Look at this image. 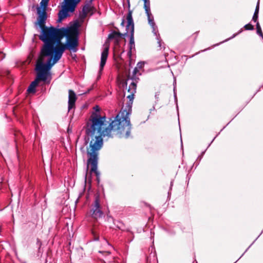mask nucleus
Here are the masks:
<instances>
[{
  "mask_svg": "<svg viewBox=\"0 0 263 263\" xmlns=\"http://www.w3.org/2000/svg\"><path fill=\"white\" fill-rule=\"evenodd\" d=\"M128 92L130 93L127 96L129 101L126 105L122 108L120 112L116 116L115 120L106 127L105 123L106 117L93 113L91 116V124L88 125L86 129L87 140L89 142L87 148V154L89 156L88 164L91 165L90 173H94L97 177L100 173L98 171V160L99 151L103 146V137L106 136L111 137V130L117 131L120 135V137L128 138L130 136L132 125L129 116L132 114V104L135 93L136 92V84L132 82L129 86ZM88 165L87 167L88 171Z\"/></svg>",
  "mask_w": 263,
  "mask_h": 263,
  "instance_id": "1",
  "label": "nucleus"
},
{
  "mask_svg": "<svg viewBox=\"0 0 263 263\" xmlns=\"http://www.w3.org/2000/svg\"><path fill=\"white\" fill-rule=\"evenodd\" d=\"M79 45L78 31L73 27L61 28L44 44L40 54L44 58L49 57L47 61L53 66L61 58L66 49L76 52Z\"/></svg>",
  "mask_w": 263,
  "mask_h": 263,
  "instance_id": "2",
  "label": "nucleus"
},
{
  "mask_svg": "<svg viewBox=\"0 0 263 263\" xmlns=\"http://www.w3.org/2000/svg\"><path fill=\"white\" fill-rule=\"evenodd\" d=\"M44 58L40 54L36 61L35 70L36 72V77L34 81L31 82L27 89L29 93H34L35 88L37 86L39 81H46L48 77L50 75V70L53 66L50 61H47L46 63H44Z\"/></svg>",
  "mask_w": 263,
  "mask_h": 263,
  "instance_id": "3",
  "label": "nucleus"
},
{
  "mask_svg": "<svg viewBox=\"0 0 263 263\" xmlns=\"http://www.w3.org/2000/svg\"><path fill=\"white\" fill-rule=\"evenodd\" d=\"M38 17L37 22H35V25H39L41 29V34L39 39L46 44L51 37L57 31L58 28L51 26L48 27L45 26L46 20L47 19V12L45 10H41V8H38L37 10Z\"/></svg>",
  "mask_w": 263,
  "mask_h": 263,
  "instance_id": "4",
  "label": "nucleus"
},
{
  "mask_svg": "<svg viewBox=\"0 0 263 263\" xmlns=\"http://www.w3.org/2000/svg\"><path fill=\"white\" fill-rule=\"evenodd\" d=\"M80 0H64L62 3L61 9L58 13V22L70 16L72 13Z\"/></svg>",
  "mask_w": 263,
  "mask_h": 263,
  "instance_id": "5",
  "label": "nucleus"
},
{
  "mask_svg": "<svg viewBox=\"0 0 263 263\" xmlns=\"http://www.w3.org/2000/svg\"><path fill=\"white\" fill-rule=\"evenodd\" d=\"M144 8L145 9V13L147 16L148 24L152 27L153 30L152 32L156 36V39L157 40L158 44H159V46L160 47L161 46V41L160 39V35L159 34L157 35V27L155 23L154 22V17L151 12L149 1L146 2V3L144 2Z\"/></svg>",
  "mask_w": 263,
  "mask_h": 263,
  "instance_id": "6",
  "label": "nucleus"
},
{
  "mask_svg": "<svg viewBox=\"0 0 263 263\" xmlns=\"http://www.w3.org/2000/svg\"><path fill=\"white\" fill-rule=\"evenodd\" d=\"M127 24L126 25V29L127 30V35L129 34V52L133 48H135L134 32V24L132 16V11L129 10L126 16Z\"/></svg>",
  "mask_w": 263,
  "mask_h": 263,
  "instance_id": "7",
  "label": "nucleus"
},
{
  "mask_svg": "<svg viewBox=\"0 0 263 263\" xmlns=\"http://www.w3.org/2000/svg\"><path fill=\"white\" fill-rule=\"evenodd\" d=\"M91 216L95 219L101 218L103 213L100 209L99 199L96 198L94 202V204L92 209L90 211Z\"/></svg>",
  "mask_w": 263,
  "mask_h": 263,
  "instance_id": "8",
  "label": "nucleus"
},
{
  "mask_svg": "<svg viewBox=\"0 0 263 263\" xmlns=\"http://www.w3.org/2000/svg\"><path fill=\"white\" fill-rule=\"evenodd\" d=\"M109 47L107 46H105L101 53V62L100 65L99 72L101 73L106 64V60L108 55Z\"/></svg>",
  "mask_w": 263,
  "mask_h": 263,
  "instance_id": "9",
  "label": "nucleus"
},
{
  "mask_svg": "<svg viewBox=\"0 0 263 263\" xmlns=\"http://www.w3.org/2000/svg\"><path fill=\"white\" fill-rule=\"evenodd\" d=\"M77 97L75 92L72 90L68 91V110L69 111L75 106Z\"/></svg>",
  "mask_w": 263,
  "mask_h": 263,
  "instance_id": "10",
  "label": "nucleus"
},
{
  "mask_svg": "<svg viewBox=\"0 0 263 263\" xmlns=\"http://www.w3.org/2000/svg\"><path fill=\"white\" fill-rule=\"evenodd\" d=\"M126 32L124 33H121L118 31H113L108 35L109 39H115L117 41L122 37H125L127 35V30L126 29Z\"/></svg>",
  "mask_w": 263,
  "mask_h": 263,
  "instance_id": "11",
  "label": "nucleus"
},
{
  "mask_svg": "<svg viewBox=\"0 0 263 263\" xmlns=\"http://www.w3.org/2000/svg\"><path fill=\"white\" fill-rule=\"evenodd\" d=\"M92 6L91 4L86 3L83 7L81 17L83 18H85L87 15L91 12Z\"/></svg>",
  "mask_w": 263,
  "mask_h": 263,
  "instance_id": "12",
  "label": "nucleus"
},
{
  "mask_svg": "<svg viewBox=\"0 0 263 263\" xmlns=\"http://www.w3.org/2000/svg\"><path fill=\"white\" fill-rule=\"evenodd\" d=\"M259 1H258L257 5L256 6V8L255 10V12L254 15L252 17V20L255 22H257L258 15L259 13Z\"/></svg>",
  "mask_w": 263,
  "mask_h": 263,
  "instance_id": "13",
  "label": "nucleus"
},
{
  "mask_svg": "<svg viewBox=\"0 0 263 263\" xmlns=\"http://www.w3.org/2000/svg\"><path fill=\"white\" fill-rule=\"evenodd\" d=\"M48 1L47 0H42L40 3L41 10H45L46 11V8L48 5Z\"/></svg>",
  "mask_w": 263,
  "mask_h": 263,
  "instance_id": "14",
  "label": "nucleus"
},
{
  "mask_svg": "<svg viewBox=\"0 0 263 263\" xmlns=\"http://www.w3.org/2000/svg\"><path fill=\"white\" fill-rule=\"evenodd\" d=\"M139 72V69H138V67H135L133 71V76L131 77L132 79H136V74L137 73Z\"/></svg>",
  "mask_w": 263,
  "mask_h": 263,
  "instance_id": "15",
  "label": "nucleus"
},
{
  "mask_svg": "<svg viewBox=\"0 0 263 263\" xmlns=\"http://www.w3.org/2000/svg\"><path fill=\"white\" fill-rule=\"evenodd\" d=\"M244 28L247 30H252L254 29V27L251 24H248L244 26Z\"/></svg>",
  "mask_w": 263,
  "mask_h": 263,
  "instance_id": "16",
  "label": "nucleus"
},
{
  "mask_svg": "<svg viewBox=\"0 0 263 263\" xmlns=\"http://www.w3.org/2000/svg\"><path fill=\"white\" fill-rule=\"evenodd\" d=\"M241 31H242V30L241 29L237 33L234 34L231 37H230V38H229L228 39H226L224 41L221 42L220 43H222L223 42H227V41H229V40L232 39L235 37L237 35H238L239 33L241 32Z\"/></svg>",
  "mask_w": 263,
  "mask_h": 263,
  "instance_id": "17",
  "label": "nucleus"
},
{
  "mask_svg": "<svg viewBox=\"0 0 263 263\" xmlns=\"http://www.w3.org/2000/svg\"><path fill=\"white\" fill-rule=\"evenodd\" d=\"M144 66V63L143 62H139L138 63V64H137V66L136 67H138V69H141L143 67V66Z\"/></svg>",
  "mask_w": 263,
  "mask_h": 263,
  "instance_id": "18",
  "label": "nucleus"
},
{
  "mask_svg": "<svg viewBox=\"0 0 263 263\" xmlns=\"http://www.w3.org/2000/svg\"><path fill=\"white\" fill-rule=\"evenodd\" d=\"M99 252L100 253H102V254L104 253L106 255H109L110 254V252L109 250L106 251H99Z\"/></svg>",
  "mask_w": 263,
  "mask_h": 263,
  "instance_id": "19",
  "label": "nucleus"
},
{
  "mask_svg": "<svg viewBox=\"0 0 263 263\" xmlns=\"http://www.w3.org/2000/svg\"><path fill=\"white\" fill-rule=\"evenodd\" d=\"M174 85H175V84H174ZM174 98L175 99H176V86H174Z\"/></svg>",
  "mask_w": 263,
  "mask_h": 263,
  "instance_id": "20",
  "label": "nucleus"
},
{
  "mask_svg": "<svg viewBox=\"0 0 263 263\" xmlns=\"http://www.w3.org/2000/svg\"><path fill=\"white\" fill-rule=\"evenodd\" d=\"M104 245L107 246L109 248H112V247L109 245V243L106 240L105 241Z\"/></svg>",
  "mask_w": 263,
  "mask_h": 263,
  "instance_id": "21",
  "label": "nucleus"
},
{
  "mask_svg": "<svg viewBox=\"0 0 263 263\" xmlns=\"http://www.w3.org/2000/svg\"><path fill=\"white\" fill-rule=\"evenodd\" d=\"M94 108V109H95V110H96V111H99V109H100L99 107L98 106H96L95 107H94V108Z\"/></svg>",
  "mask_w": 263,
  "mask_h": 263,
  "instance_id": "22",
  "label": "nucleus"
},
{
  "mask_svg": "<svg viewBox=\"0 0 263 263\" xmlns=\"http://www.w3.org/2000/svg\"><path fill=\"white\" fill-rule=\"evenodd\" d=\"M93 0H86L87 3L91 4Z\"/></svg>",
  "mask_w": 263,
  "mask_h": 263,
  "instance_id": "23",
  "label": "nucleus"
},
{
  "mask_svg": "<svg viewBox=\"0 0 263 263\" xmlns=\"http://www.w3.org/2000/svg\"><path fill=\"white\" fill-rule=\"evenodd\" d=\"M124 21L123 20H122V23H121V25H124Z\"/></svg>",
  "mask_w": 263,
  "mask_h": 263,
  "instance_id": "24",
  "label": "nucleus"
},
{
  "mask_svg": "<svg viewBox=\"0 0 263 263\" xmlns=\"http://www.w3.org/2000/svg\"><path fill=\"white\" fill-rule=\"evenodd\" d=\"M142 1H143L144 2H145V3H146V2L149 1V0H142Z\"/></svg>",
  "mask_w": 263,
  "mask_h": 263,
  "instance_id": "25",
  "label": "nucleus"
},
{
  "mask_svg": "<svg viewBox=\"0 0 263 263\" xmlns=\"http://www.w3.org/2000/svg\"><path fill=\"white\" fill-rule=\"evenodd\" d=\"M87 178V174L85 175V180H86Z\"/></svg>",
  "mask_w": 263,
  "mask_h": 263,
  "instance_id": "26",
  "label": "nucleus"
},
{
  "mask_svg": "<svg viewBox=\"0 0 263 263\" xmlns=\"http://www.w3.org/2000/svg\"><path fill=\"white\" fill-rule=\"evenodd\" d=\"M127 2L128 4L129 3V0H127Z\"/></svg>",
  "mask_w": 263,
  "mask_h": 263,
  "instance_id": "27",
  "label": "nucleus"
}]
</instances>
